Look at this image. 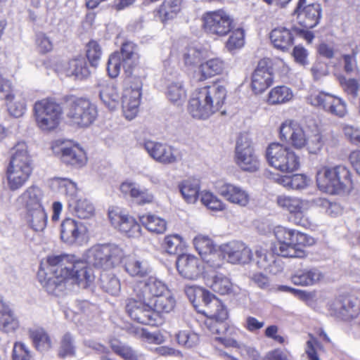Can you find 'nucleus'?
Returning a JSON list of instances; mask_svg holds the SVG:
<instances>
[{
	"instance_id": "4",
	"label": "nucleus",
	"mask_w": 360,
	"mask_h": 360,
	"mask_svg": "<svg viewBox=\"0 0 360 360\" xmlns=\"http://www.w3.org/2000/svg\"><path fill=\"white\" fill-rule=\"evenodd\" d=\"M280 136L296 149L305 148L309 153L317 154L323 146L322 135L298 122L286 120L280 126Z\"/></svg>"
},
{
	"instance_id": "32",
	"label": "nucleus",
	"mask_w": 360,
	"mask_h": 360,
	"mask_svg": "<svg viewBox=\"0 0 360 360\" xmlns=\"http://www.w3.org/2000/svg\"><path fill=\"white\" fill-rule=\"evenodd\" d=\"M255 257L252 258V260L260 269L268 271L274 274L281 271L282 266L276 256L262 246L255 248Z\"/></svg>"
},
{
	"instance_id": "36",
	"label": "nucleus",
	"mask_w": 360,
	"mask_h": 360,
	"mask_svg": "<svg viewBox=\"0 0 360 360\" xmlns=\"http://www.w3.org/2000/svg\"><path fill=\"white\" fill-rule=\"evenodd\" d=\"M50 187L53 191L65 195L68 205L78 195L79 188L76 182L69 178L53 177L50 180Z\"/></svg>"
},
{
	"instance_id": "41",
	"label": "nucleus",
	"mask_w": 360,
	"mask_h": 360,
	"mask_svg": "<svg viewBox=\"0 0 360 360\" xmlns=\"http://www.w3.org/2000/svg\"><path fill=\"white\" fill-rule=\"evenodd\" d=\"M43 198L42 190L36 186H31L19 196L18 200L28 210L44 207L42 205Z\"/></svg>"
},
{
	"instance_id": "60",
	"label": "nucleus",
	"mask_w": 360,
	"mask_h": 360,
	"mask_svg": "<svg viewBox=\"0 0 360 360\" xmlns=\"http://www.w3.org/2000/svg\"><path fill=\"white\" fill-rule=\"evenodd\" d=\"M101 286L107 292L117 295L120 291L121 285L119 279L114 275H101Z\"/></svg>"
},
{
	"instance_id": "19",
	"label": "nucleus",
	"mask_w": 360,
	"mask_h": 360,
	"mask_svg": "<svg viewBox=\"0 0 360 360\" xmlns=\"http://www.w3.org/2000/svg\"><path fill=\"white\" fill-rule=\"evenodd\" d=\"M278 205L289 212L293 216V221L297 225L307 227L309 225L307 211L312 207V200H308L296 197L281 195L277 197Z\"/></svg>"
},
{
	"instance_id": "52",
	"label": "nucleus",
	"mask_w": 360,
	"mask_h": 360,
	"mask_svg": "<svg viewBox=\"0 0 360 360\" xmlns=\"http://www.w3.org/2000/svg\"><path fill=\"white\" fill-rule=\"evenodd\" d=\"M294 98L293 91L287 86H277L268 94L267 103L270 105H281L290 102Z\"/></svg>"
},
{
	"instance_id": "16",
	"label": "nucleus",
	"mask_w": 360,
	"mask_h": 360,
	"mask_svg": "<svg viewBox=\"0 0 360 360\" xmlns=\"http://www.w3.org/2000/svg\"><path fill=\"white\" fill-rule=\"evenodd\" d=\"M108 217L110 224L129 238L141 236V228L136 219L120 207H110Z\"/></svg>"
},
{
	"instance_id": "20",
	"label": "nucleus",
	"mask_w": 360,
	"mask_h": 360,
	"mask_svg": "<svg viewBox=\"0 0 360 360\" xmlns=\"http://www.w3.org/2000/svg\"><path fill=\"white\" fill-rule=\"evenodd\" d=\"M126 311L135 321L146 325H158L157 314L153 311L151 302L148 300L131 297L127 300Z\"/></svg>"
},
{
	"instance_id": "48",
	"label": "nucleus",
	"mask_w": 360,
	"mask_h": 360,
	"mask_svg": "<svg viewBox=\"0 0 360 360\" xmlns=\"http://www.w3.org/2000/svg\"><path fill=\"white\" fill-rule=\"evenodd\" d=\"M165 94L169 101L176 105H181L187 97L186 87L180 80L169 82L167 85Z\"/></svg>"
},
{
	"instance_id": "11",
	"label": "nucleus",
	"mask_w": 360,
	"mask_h": 360,
	"mask_svg": "<svg viewBox=\"0 0 360 360\" xmlns=\"http://www.w3.org/2000/svg\"><path fill=\"white\" fill-rule=\"evenodd\" d=\"M138 61L139 56L135 45L131 42L124 43L120 53H114L110 56L107 65L108 75L112 78L117 77L122 67L127 74L130 75Z\"/></svg>"
},
{
	"instance_id": "40",
	"label": "nucleus",
	"mask_w": 360,
	"mask_h": 360,
	"mask_svg": "<svg viewBox=\"0 0 360 360\" xmlns=\"http://www.w3.org/2000/svg\"><path fill=\"white\" fill-rule=\"evenodd\" d=\"M124 270L133 277H143L148 274L150 268L148 263L136 256H128L122 259Z\"/></svg>"
},
{
	"instance_id": "35",
	"label": "nucleus",
	"mask_w": 360,
	"mask_h": 360,
	"mask_svg": "<svg viewBox=\"0 0 360 360\" xmlns=\"http://www.w3.org/2000/svg\"><path fill=\"white\" fill-rule=\"evenodd\" d=\"M98 91L103 103L110 110H117L120 104V96L117 88L112 82H101L98 85Z\"/></svg>"
},
{
	"instance_id": "27",
	"label": "nucleus",
	"mask_w": 360,
	"mask_h": 360,
	"mask_svg": "<svg viewBox=\"0 0 360 360\" xmlns=\"http://www.w3.org/2000/svg\"><path fill=\"white\" fill-rule=\"evenodd\" d=\"M218 193L228 202L240 207H247L251 200V195L243 186L229 182H224L217 188Z\"/></svg>"
},
{
	"instance_id": "37",
	"label": "nucleus",
	"mask_w": 360,
	"mask_h": 360,
	"mask_svg": "<svg viewBox=\"0 0 360 360\" xmlns=\"http://www.w3.org/2000/svg\"><path fill=\"white\" fill-rule=\"evenodd\" d=\"M19 327L18 318L10 307L0 297V331L5 333H13Z\"/></svg>"
},
{
	"instance_id": "10",
	"label": "nucleus",
	"mask_w": 360,
	"mask_h": 360,
	"mask_svg": "<svg viewBox=\"0 0 360 360\" xmlns=\"http://www.w3.org/2000/svg\"><path fill=\"white\" fill-rule=\"evenodd\" d=\"M124 255L123 250L116 245H96L87 250L85 258L89 264L110 269L121 262Z\"/></svg>"
},
{
	"instance_id": "44",
	"label": "nucleus",
	"mask_w": 360,
	"mask_h": 360,
	"mask_svg": "<svg viewBox=\"0 0 360 360\" xmlns=\"http://www.w3.org/2000/svg\"><path fill=\"white\" fill-rule=\"evenodd\" d=\"M204 280L207 287L219 294H229L232 290L233 284L230 279L221 274L209 276L205 273Z\"/></svg>"
},
{
	"instance_id": "14",
	"label": "nucleus",
	"mask_w": 360,
	"mask_h": 360,
	"mask_svg": "<svg viewBox=\"0 0 360 360\" xmlns=\"http://www.w3.org/2000/svg\"><path fill=\"white\" fill-rule=\"evenodd\" d=\"M205 309L203 314L207 316L205 326L210 334L219 333V322L228 319L229 313L226 307L220 300L209 292H203Z\"/></svg>"
},
{
	"instance_id": "46",
	"label": "nucleus",
	"mask_w": 360,
	"mask_h": 360,
	"mask_svg": "<svg viewBox=\"0 0 360 360\" xmlns=\"http://www.w3.org/2000/svg\"><path fill=\"white\" fill-rule=\"evenodd\" d=\"M181 0H166L156 11L155 18L162 23L174 19L181 9Z\"/></svg>"
},
{
	"instance_id": "17",
	"label": "nucleus",
	"mask_w": 360,
	"mask_h": 360,
	"mask_svg": "<svg viewBox=\"0 0 360 360\" xmlns=\"http://www.w3.org/2000/svg\"><path fill=\"white\" fill-rule=\"evenodd\" d=\"M234 158L236 165L243 171L254 172L260 167L259 156L246 136H241L237 141Z\"/></svg>"
},
{
	"instance_id": "55",
	"label": "nucleus",
	"mask_w": 360,
	"mask_h": 360,
	"mask_svg": "<svg viewBox=\"0 0 360 360\" xmlns=\"http://www.w3.org/2000/svg\"><path fill=\"white\" fill-rule=\"evenodd\" d=\"M110 346L112 352L124 360H139L140 355L136 351L117 339H112Z\"/></svg>"
},
{
	"instance_id": "3",
	"label": "nucleus",
	"mask_w": 360,
	"mask_h": 360,
	"mask_svg": "<svg viewBox=\"0 0 360 360\" xmlns=\"http://www.w3.org/2000/svg\"><path fill=\"white\" fill-rule=\"evenodd\" d=\"M33 170V161L28 146L24 141L18 142L11 152L10 162L6 169L8 188L16 191L30 179Z\"/></svg>"
},
{
	"instance_id": "54",
	"label": "nucleus",
	"mask_w": 360,
	"mask_h": 360,
	"mask_svg": "<svg viewBox=\"0 0 360 360\" xmlns=\"http://www.w3.org/2000/svg\"><path fill=\"white\" fill-rule=\"evenodd\" d=\"M26 221L35 231H42L46 226L47 214L44 207L27 210Z\"/></svg>"
},
{
	"instance_id": "58",
	"label": "nucleus",
	"mask_w": 360,
	"mask_h": 360,
	"mask_svg": "<svg viewBox=\"0 0 360 360\" xmlns=\"http://www.w3.org/2000/svg\"><path fill=\"white\" fill-rule=\"evenodd\" d=\"M176 340L180 345L186 348H192L198 344L200 338L198 334L186 329L180 330L176 334Z\"/></svg>"
},
{
	"instance_id": "61",
	"label": "nucleus",
	"mask_w": 360,
	"mask_h": 360,
	"mask_svg": "<svg viewBox=\"0 0 360 360\" xmlns=\"http://www.w3.org/2000/svg\"><path fill=\"white\" fill-rule=\"evenodd\" d=\"M32 358V353L25 343L15 342L13 344L11 354L12 360H31Z\"/></svg>"
},
{
	"instance_id": "15",
	"label": "nucleus",
	"mask_w": 360,
	"mask_h": 360,
	"mask_svg": "<svg viewBox=\"0 0 360 360\" xmlns=\"http://www.w3.org/2000/svg\"><path fill=\"white\" fill-rule=\"evenodd\" d=\"M51 150L63 162L75 168L83 167L88 160L85 150L78 144L57 140L52 143Z\"/></svg>"
},
{
	"instance_id": "33",
	"label": "nucleus",
	"mask_w": 360,
	"mask_h": 360,
	"mask_svg": "<svg viewBox=\"0 0 360 360\" xmlns=\"http://www.w3.org/2000/svg\"><path fill=\"white\" fill-rule=\"evenodd\" d=\"M120 190L124 195L131 197L137 204L145 205L153 202V195L147 188H141L134 181H126L120 187Z\"/></svg>"
},
{
	"instance_id": "7",
	"label": "nucleus",
	"mask_w": 360,
	"mask_h": 360,
	"mask_svg": "<svg viewBox=\"0 0 360 360\" xmlns=\"http://www.w3.org/2000/svg\"><path fill=\"white\" fill-rule=\"evenodd\" d=\"M267 163L281 173H292L300 167V156L290 147L272 143L266 150Z\"/></svg>"
},
{
	"instance_id": "63",
	"label": "nucleus",
	"mask_w": 360,
	"mask_h": 360,
	"mask_svg": "<svg viewBox=\"0 0 360 360\" xmlns=\"http://www.w3.org/2000/svg\"><path fill=\"white\" fill-rule=\"evenodd\" d=\"M86 56L91 65L96 66L100 60L102 51L101 46L96 41H91L86 46Z\"/></svg>"
},
{
	"instance_id": "18",
	"label": "nucleus",
	"mask_w": 360,
	"mask_h": 360,
	"mask_svg": "<svg viewBox=\"0 0 360 360\" xmlns=\"http://www.w3.org/2000/svg\"><path fill=\"white\" fill-rule=\"evenodd\" d=\"M60 236L68 245H82L89 240V230L85 224L68 217L61 222Z\"/></svg>"
},
{
	"instance_id": "64",
	"label": "nucleus",
	"mask_w": 360,
	"mask_h": 360,
	"mask_svg": "<svg viewBox=\"0 0 360 360\" xmlns=\"http://www.w3.org/2000/svg\"><path fill=\"white\" fill-rule=\"evenodd\" d=\"M183 239L178 234L167 236L164 239V248L169 254H176L181 246Z\"/></svg>"
},
{
	"instance_id": "47",
	"label": "nucleus",
	"mask_w": 360,
	"mask_h": 360,
	"mask_svg": "<svg viewBox=\"0 0 360 360\" xmlns=\"http://www.w3.org/2000/svg\"><path fill=\"white\" fill-rule=\"evenodd\" d=\"M28 333L32 345L37 351L44 352L52 347L51 338L44 328L30 329Z\"/></svg>"
},
{
	"instance_id": "26",
	"label": "nucleus",
	"mask_w": 360,
	"mask_h": 360,
	"mask_svg": "<svg viewBox=\"0 0 360 360\" xmlns=\"http://www.w3.org/2000/svg\"><path fill=\"white\" fill-rule=\"evenodd\" d=\"M144 148L150 158L163 165L174 164L181 158L177 149L165 143L147 141Z\"/></svg>"
},
{
	"instance_id": "38",
	"label": "nucleus",
	"mask_w": 360,
	"mask_h": 360,
	"mask_svg": "<svg viewBox=\"0 0 360 360\" xmlns=\"http://www.w3.org/2000/svg\"><path fill=\"white\" fill-rule=\"evenodd\" d=\"M271 44L277 49L285 51L293 44V34L292 32L282 26L273 29L269 33Z\"/></svg>"
},
{
	"instance_id": "12",
	"label": "nucleus",
	"mask_w": 360,
	"mask_h": 360,
	"mask_svg": "<svg viewBox=\"0 0 360 360\" xmlns=\"http://www.w3.org/2000/svg\"><path fill=\"white\" fill-rule=\"evenodd\" d=\"M0 97H4L8 115L15 118L22 117L27 111V94L12 88L11 83L0 75Z\"/></svg>"
},
{
	"instance_id": "57",
	"label": "nucleus",
	"mask_w": 360,
	"mask_h": 360,
	"mask_svg": "<svg viewBox=\"0 0 360 360\" xmlns=\"http://www.w3.org/2000/svg\"><path fill=\"white\" fill-rule=\"evenodd\" d=\"M312 206L319 207L326 214L336 217L342 212V207L336 202H330L326 198H317L312 200Z\"/></svg>"
},
{
	"instance_id": "9",
	"label": "nucleus",
	"mask_w": 360,
	"mask_h": 360,
	"mask_svg": "<svg viewBox=\"0 0 360 360\" xmlns=\"http://www.w3.org/2000/svg\"><path fill=\"white\" fill-rule=\"evenodd\" d=\"M95 104L82 97H70L68 101L67 117L70 123L79 128H87L96 120Z\"/></svg>"
},
{
	"instance_id": "43",
	"label": "nucleus",
	"mask_w": 360,
	"mask_h": 360,
	"mask_svg": "<svg viewBox=\"0 0 360 360\" xmlns=\"http://www.w3.org/2000/svg\"><path fill=\"white\" fill-rule=\"evenodd\" d=\"M225 68L224 61L219 58H212L205 63H201L198 68L197 74L198 80L204 81L214 76L220 75Z\"/></svg>"
},
{
	"instance_id": "34",
	"label": "nucleus",
	"mask_w": 360,
	"mask_h": 360,
	"mask_svg": "<svg viewBox=\"0 0 360 360\" xmlns=\"http://www.w3.org/2000/svg\"><path fill=\"white\" fill-rule=\"evenodd\" d=\"M325 278L324 273L316 267L297 270L291 277L295 285L312 286L319 284Z\"/></svg>"
},
{
	"instance_id": "1",
	"label": "nucleus",
	"mask_w": 360,
	"mask_h": 360,
	"mask_svg": "<svg viewBox=\"0 0 360 360\" xmlns=\"http://www.w3.org/2000/svg\"><path fill=\"white\" fill-rule=\"evenodd\" d=\"M86 263L74 256L49 255L41 262L38 281L49 293L55 295H59L68 284L77 283L85 288L94 278Z\"/></svg>"
},
{
	"instance_id": "62",
	"label": "nucleus",
	"mask_w": 360,
	"mask_h": 360,
	"mask_svg": "<svg viewBox=\"0 0 360 360\" xmlns=\"http://www.w3.org/2000/svg\"><path fill=\"white\" fill-rule=\"evenodd\" d=\"M35 44L37 50L41 53L51 51L53 47V42L49 37L42 32L36 33Z\"/></svg>"
},
{
	"instance_id": "25",
	"label": "nucleus",
	"mask_w": 360,
	"mask_h": 360,
	"mask_svg": "<svg viewBox=\"0 0 360 360\" xmlns=\"http://www.w3.org/2000/svg\"><path fill=\"white\" fill-rule=\"evenodd\" d=\"M132 82V84L124 88L122 102L124 115L129 120L134 119L138 113L142 88L139 79L134 78Z\"/></svg>"
},
{
	"instance_id": "49",
	"label": "nucleus",
	"mask_w": 360,
	"mask_h": 360,
	"mask_svg": "<svg viewBox=\"0 0 360 360\" xmlns=\"http://www.w3.org/2000/svg\"><path fill=\"white\" fill-rule=\"evenodd\" d=\"M207 56V52L197 45H189L183 51L181 60L184 65L188 68H193Z\"/></svg>"
},
{
	"instance_id": "50",
	"label": "nucleus",
	"mask_w": 360,
	"mask_h": 360,
	"mask_svg": "<svg viewBox=\"0 0 360 360\" xmlns=\"http://www.w3.org/2000/svg\"><path fill=\"white\" fill-rule=\"evenodd\" d=\"M139 220L142 225L152 233L162 234L167 230V221L158 215L153 214H143L139 217Z\"/></svg>"
},
{
	"instance_id": "28",
	"label": "nucleus",
	"mask_w": 360,
	"mask_h": 360,
	"mask_svg": "<svg viewBox=\"0 0 360 360\" xmlns=\"http://www.w3.org/2000/svg\"><path fill=\"white\" fill-rule=\"evenodd\" d=\"M134 290L136 297L150 302L170 292L167 285L155 276H150L139 282Z\"/></svg>"
},
{
	"instance_id": "5",
	"label": "nucleus",
	"mask_w": 360,
	"mask_h": 360,
	"mask_svg": "<svg viewBox=\"0 0 360 360\" xmlns=\"http://www.w3.org/2000/svg\"><path fill=\"white\" fill-rule=\"evenodd\" d=\"M274 234L277 240L274 251L284 257H303L302 248L314 243V238L307 234L281 226L274 228Z\"/></svg>"
},
{
	"instance_id": "2",
	"label": "nucleus",
	"mask_w": 360,
	"mask_h": 360,
	"mask_svg": "<svg viewBox=\"0 0 360 360\" xmlns=\"http://www.w3.org/2000/svg\"><path fill=\"white\" fill-rule=\"evenodd\" d=\"M226 93L225 86L219 83H213L198 89L189 101V114L195 119L209 118L221 110Z\"/></svg>"
},
{
	"instance_id": "24",
	"label": "nucleus",
	"mask_w": 360,
	"mask_h": 360,
	"mask_svg": "<svg viewBox=\"0 0 360 360\" xmlns=\"http://www.w3.org/2000/svg\"><path fill=\"white\" fill-rule=\"evenodd\" d=\"M193 245L195 250L208 265L214 269L221 266V260L219 258L216 245L209 236L196 235L193 239Z\"/></svg>"
},
{
	"instance_id": "23",
	"label": "nucleus",
	"mask_w": 360,
	"mask_h": 360,
	"mask_svg": "<svg viewBox=\"0 0 360 360\" xmlns=\"http://www.w3.org/2000/svg\"><path fill=\"white\" fill-rule=\"evenodd\" d=\"M322 8L321 4H307V0H298L293 14L296 15L298 24L304 29L316 27L321 19Z\"/></svg>"
},
{
	"instance_id": "22",
	"label": "nucleus",
	"mask_w": 360,
	"mask_h": 360,
	"mask_svg": "<svg viewBox=\"0 0 360 360\" xmlns=\"http://www.w3.org/2000/svg\"><path fill=\"white\" fill-rule=\"evenodd\" d=\"M220 255L227 262L233 264H246L252 260L250 248L240 240H233L219 247Z\"/></svg>"
},
{
	"instance_id": "42",
	"label": "nucleus",
	"mask_w": 360,
	"mask_h": 360,
	"mask_svg": "<svg viewBox=\"0 0 360 360\" xmlns=\"http://www.w3.org/2000/svg\"><path fill=\"white\" fill-rule=\"evenodd\" d=\"M179 188L184 200L187 203L194 204L200 197V182L198 179H186L179 184Z\"/></svg>"
},
{
	"instance_id": "53",
	"label": "nucleus",
	"mask_w": 360,
	"mask_h": 360,
	"mask_svg": "<svg viewBox=\"0 0 360 360\" xmlns=\"http://www.w3.org/2000/svg\"><path fill=\"white\" fill-rule=\"evenodd\" d=\"M65 72L67 76L75 77L78 79H85L90 75L86 62L82 58L70 60L65 67Z\"/></svg>"
},
{
	"instance_id": "6",
	"label": "nucleus",
	"mask_w": 360,
	"mask_h": 360,
	"mask_svg": "<svg viewBox=\"0 0 360 360\" xmlns=\"http://www.w3.org/2000/svg\"><path fill=\"white\" fill-rule=\"evenodd\" d=\"M316 182L321 191L328 194H339L353 188L351 172L343 165L319 167Z\"/></svg>"
},
{
	"instance_id": "39",
	"label": "nucleus",
	"mask_w": 360,
	"mask_h": 360,
	"mask_svg": "<svg viewBox=\"0 0 360 360\" xmlns=\"http://www.w3.org/2000/svg\"><path fill=\"white\" fill-rule=\"evenodd\" d=\"M69 211L79 219H90L95 214L94 204L86 198L77 197L68 205Z\"/></svg>"
},
{
	"instance_id": "31",
	"label": "nucleus",
	"mask_w": 360,
	"mask_h": 360,
	"mask_svg": "<svg viewBox=\"0 0 360 360\" xmlns=\"http://www.w3.org/2000/svg\"><path fill=\"white\" fill-rule=\"evenodd\" d=\"M330 307L337 314L354 318L360 311V300L354 296H341L335 299Z\"/></svg>"
},
{
	"instance_id": "29",
	"label": "nucleus",
	"mask_w": 360,
	"mask_h": 360,
	"mask_svg": "<svg viewBox=\"0 0 360 360\" xmlns=\"http://www.w3.org/2000/svg\"><path fill=\"white\" fill-rule=\"evenodd\" d=\"M274 82V75L271 62L269 59L259 60L252 75L251 87L256 94H260L267 89Z\"/></svg>"
},
{
	"instance_id": "56",
	"label": "nucleus",
	"mask_w": 360,
	"mask_h": 360,
	"mask_svg": "<svg viewBox=\"0 0 360 360\" xmlns=\"http://www.w3.org/2000/svg\"><path fill=\"white\" fill-rule=\"evenodd\" d=\"M200 198L202 204L210 210L220 212L226 209V204L217 195L210 191H202Z\"/></svg>"
},
{
	"instance_id": "59",
	"label": "nucleus",
	"mask_w": 360,
	"mask_h": 360,
	"mask_svg": "<svg viewBox=\"0 0 360 360\" xmlns=\"http://www.w3.org/2000/svg\"><path fill=\"white\" fill-rule=\"evenodd\" d=\"M245 44V33L241 28H237L231 32L226 42V48L230 52L241 49Z\"/></svg>"
},
{
	"instance_id": "8",
	"label": "nucleus",
	"mask_w": 360,
	"mask_h": 360,
	"mask_svg": "<svg viewBox=\"0 0 360 360\" xmlns=\"http://www.w3.org/2000/svg\"><path fill=\"white\" fill-rule=\"evenodd\" d=\"M34 117L37 127L49 132L55 130L60 124L63 110L60 104L51 98H44L35 102Z\"/></svg>"
},
{
	"instance_id": "13",
	"label": "nucleus",
	"mask_w": 360,
	"mask_h": 360,
	"mask_svg": "<svg viewBox=\"0 0 360 360\" xmlns=\"http://www.w3.org/2000/svg\"><path fill=\"white\" fill-rule=\"evenodd\" d=\"M202 28L210 35L226 36L233 28L234 18L226 10L218 9L205 13L202 16Z\"/></svg>"
},
{
	"instance_id": "51",
	"label": "nucleus",
	"mask_w": 360,
	"mask_h": 360,
	"mask_svg": "<svg viewBox=\"0 0 360 360\" xmlns=\"http://www.w3.org/2000/svg\"><path fill=\"white\" fill-rule=\"evenodd\" d=\"M276 182L286 188L292 190H303L310 184V179L304 174H296L292 176H282L276 179Z\"/></svg>"
},
{
	"instance_id": "45",
	"label": "nucleus",
	"mask_w": 360,
	"mask_h": 360,
	"mask_svg": "<svg viewBox=\"0 0 360 360\" xmlns=\"http://www.w3.org/2000/svg\"><path fill=\"white\" fill-rule=\"evenodd\" d=\"M153 311L157 314L158 324L160 323V316L172 311L176 306V300L170 292L158 297L151 302Z\"/></svg>"
},
{
	"instance_id": "30",
	"label": "nucleus",
	"mask_w": 360,
	"mask_h": 360,
	"mask_svg": "<svg viewBox=\"0 0 360 360\" xmlns=\"http://www.w3.org/2000/svg\"><path fill=\"white\" fill-rule=\"evenodd\" d=\"M176 266L180 276L188 280H197L203 273L201 260L191 254L179 255L176 261Z\"/></svg>"
},
{
	"instance_id": "21",
	"label": "nucleus",
	"mask_w": 360,
	"mask_h": 360,
	"mask_svg": "<svg viewBox=\"0 0 360 360\" xmlns=\"http://www.w3.org/2000/svg\"><path fill=\"white\" fill-rule=\"evenodd\" d=\"M307 101L340 117H344L347 112L346 103L341 98L330 94L314 91L307 97Z\"/></svg>"
}]
</instances>
